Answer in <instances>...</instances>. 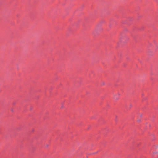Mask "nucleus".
Masks as SVG:
<instances>
[{
	"instance_id": "1",
	"label": "nucleus",
	"mask_w": 158,
	"mask_h": 158,
	"mask_svg": "<svg viewBox=\"0 0 158 158\" xmlns=\"http://www.w3.org/2000/svg\"><path fill=\"white\" fill-rule=\"evenodd\" d=\"M114 99H116V100H118V98H117V97H116V96H115H115H114Z\"/></svg>"
}]
</instances>
